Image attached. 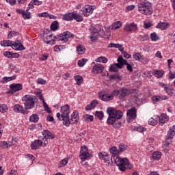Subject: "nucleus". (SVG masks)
<instances>
[{"instance_id": "1a4fd4ad", "label": "nucleus", "mask_w": 175, "mask_h": 175, "mask_svg": "<svg viewBox=\"0 0 175 175\" xmlns=\"http://www.w3.org/2000/svg\"><path fill=\"white\" fill-rule=\"evenodd\" d=\"M103 70H105L103 64H96L92 68V73H94V75L101 73V76H106V73L103 72Z\"/></svg>"}, {"instance_id": "39448f33", "label": "nucleus", "mask_w": 175, "mask_h": 175, "mask_svg": "<svg viewBox=\"0 0 175 175\" xmlns=\"http://www.w3.org/2000/svg\"><path fill=\"white\" fill-rule=\"evenodd\" d=\"M1 46L4 47H12L13 50L21 51L25 50L24 45L20 43V41L3 40L1 42Z\"/></svg>"}, {"instance_id": "b1692460", "label": "nucleus", "mask_w": 175, "mask_h": 175, "mask_svg": "<svg viewBox=\"0 0 175 175\" xmlns=\"http://www.w3.org/2000/svg\"><path fill=\"white\" fill-rule=\"evenodd\" d=\"M167 99V96L161 95V96H154L152 97V100L154 103H157V102H161V100H166Z\"/></svg>"}, {"instance_id": "6e6552de", "label": "nucleus", "mask_w": 175, "mask_h": 175, "mask_svg": "<svg viewBox=\"0 0 175 175\" xmlns=\"http://www.w3.org/2000/svg\"><path fill=\"white\" fill-rule=\"evenodd\" d=\"M94 6L86 5L79 11V14L84 16V17H88L94 13Z\"/></svg>"}, {"instance_id": "ea45409f", "label": "nucleus", "mask_w": 175, "mask_h": 175, "mask_svg": "<svg viewBox=\"0 0 175 175\" xmlns=\"http://www.w3.org/2000/svg\"><path fill=\"white\" fill-rule=\"evenodd\" d=\"M161 157H162V153L161 152L157 151L152 153V158L156 161H159Z\"/></svg>"}, {"instance_id": "e433bc0d", "label": "nucleus", "mask_w": 175, "mask_h": 175, "mask_svg": "<svg viewBox=\"0 0 175 175\" xmlns=\"http://www.w3.org/2000/svg\"><path fill=\"white\" fill-rule=\"evenodd\" d=\"M109 152L114 156H117L120 154V150L116 146H112L109 148Z\"/></svg>"}, {"instance_id": "f3484780", "label": "nucleus", "mask_w": 175, "mask_h": 175, "mask_svg": "<svg viewBox=\"0 0 175 175\" xmlns=\"http://www.w3.org/2000/svg\"><path fill=\"white\" fill-rule=\"evenodd\" d=\"M42 38L44 43H46V44H54L55 42V38H53V34L47 35L44 33Z\"/></svg>"}, {"instance_id": "79ce46f5", "label": "nucleus", "mask_w": 175, "mask_h": 175, "mask_svg": "<svg viewBox=\"0 0 175 175\" xmlns=\"http://www.w3.org/2000/svg\"><path fill=\"white\" fill-rule=\"evenodd\" d=\"M68 162H69V158L63 159L59 163V167H65V165H68Z\"/></svg>"}, {"instance_id": "5701e85b", "label": "nucleus", "mask_w": 175, "mask_h": 175, "mask_svg": "<svg viewBox=\"0 0 175 175\" xmlns=\"http://www.w3.org/2000/svg\"><path fill=\"white\" fill-rule=\"evenodd\" d=\"M152 75L155 76L157 79H161V77H163L165 75V71L163 70H153L152 72Z\"/></svg>"}, {"instance_id": "774afa93", "label": "nucleus", "mask_w": 175, "mask_h": 175, "mask_svg": "<svg viewBox=\"0 0 175 175\" xmlns=\"http://www.w3.org/2000/svg\"><path fill=\"white\" fill-rule=\"evenodd\" d=\"M7 175H18L17 170H12L10 172H8Z\"/></svg>"}, {"instance_id": "37998d69", "label": "nucleus", "mask_w": 175, "mask_h": 175, "mask_svg": "<svg viewBox=\"0 0 175 175\" xmlns=\"http://www.w3.org/2000/svg\"><path fill=\"white\" fill-rule=\"evenodd\" d=\"M96 62H102L103 64H107V58L106 57L100 56L95 59Z\"/></svg>"}, {"instance_id": "338daca9", "label": "nucleus", "mask_w": 175, "mask_h": 175, "mask_svg": "<svg viewBox=\"0 0 175 175\" xmlns=\"http://www.w3.org/2000/svg\"><path fill=\"white\" fill-rule=\"evenodd\" d=\"M12 52L5 51L3 53V55H4V57H6L7 58H12Z\"/></svg>"}, {"instance_id": "3c124183", "label": "nucleus", "mask_w": 175, "mask_h": 175, "mask_svg": "<svg viewBox=\"0 0 175 175\" xmlns=\"http://www.w3.org/2000/svg\"><path fill=\"white\" fill-rule=\"evenodd\" d=\"M133 58H134L135 59V61H140V59H142V58H143V56L142 55V54L140 53H136L133 54Z\"/></svg>"}, {"instance_id": "393cba45", "label": "nucleus", "mask_w": 175, "mask_h": 175, "mask_svg": "<svg viewBox=\"0 0 175 175\" xmlns=\"http://www.w3.org/2000/svg\"><path fill=\"white\" fill-rule=\"evenodd\" d=\"M159 121V116H154L153 117L149 119L148 124L152 125V126H155V125L158 124Z\"/></svg>"}, {"instance_id": "603ef678", "label": "nucleus", "mask_w": 175, "mask_h": 175, "mask_svg": "<svg viewBox=\"0 0 175 175\" xmlns=\"http://www.w3.org/2000/svg\"><path fill=\"white\" fill-rule=\"evenodd\" d=\"M110 79H111V80H116V79H117V80L121 81V80H122V76H121V75H118V74H115L114 75H111V76H110Z\"/></svg>"}, {"instance_id": "2eb2a0df", "label": "nucleus", "mask_w": 175, "mask_h": 175, "mask_svg": "<svg viewBox=\"0 0 175 175\" xmlns=\"http://www.w3.org/2000/svg\"><path fill=\"white\" fill-rule=\"evenodd\" d=\"M137 109L135 107L127 111V122H132L136 118Z\"/></svg>"}, {"instance_id": "c9c22d12", "label": "nucleus", "mask_w": 175, "mask_h": 175, "mask_svg": "<svg viewBox=\"0 0 175 175\" xmlns=\"http://www.w3.org/2000/svg\"><path fill=\"white\" fill-rule=\"evenodd\" d=\"M168 27L169 25L167 23L160 22L157 24L156 28H159V29L163 31V29H166Z\"/></svg>"}, {"instance_id": "2f4dec72", "label": "nucleus", "mask_w": 175, "mask_h": 175, "mask_svg": "<svg viewBox=\"0 0 175 175\" xmlns=\"http://www.w3.org/2000/svg\"><path fill=\"white\" fill-rule=\"evenodd\" d=\"M122 27V23H121L120 21H117L115 22L114 23H113L110 27V29L113 30H116V29H120V27Z\"/></svg>"}, {"instance_id": "a211bd4d", "label": "nucleus", "mask_w": 175, "mask_h": 175, "mask_svg": "<svg viewBox=\"0 0 175 175\" xmlns=\"http://www.w3.org/2000/svg\"><path fill=\"white\" fill-rule=\"evenodd\" d=\"M124 29L126 32H135L137 29V25L135 23H127L125 25Z\"/></svg>"}, {"instance_id": "bf43d9fd", "label": "nucleus", "mask_w": 175, "mask_h": 175, "mask_svg": "<svg viewBox=\"0 0 175 175\" xmlns=\"http://www.w3.org/2000/svg\"><path fill=\"white\" fill-rule=\"evenodd\" d=\"M95 116L98 117L100 120H103V111H96Z\"/></svg>"}, {"instance_id": "bb28decb", "label": "nucleus", "mask_w": 175, "mask_h": 175, "mask_svg": "<svg viewBox=\"0 0 175 175\" xmlns=\"http://www.w3.org/2000/svg\"><path fill=\"white\" fill-rule=\"evenodd\" d=\"M99 103L98 100H94L89 105L85 107V110H92V109H95L96 105Z\"/></svg>"}, {"instance_id": "aec40b11", "label": "nucleus", "mask_w": 175, "mask_h": 175, "mask_svg": "<svg viewBox=\"0 0 175 175\" xmlns=\"http://www.w3.org/2000/svg\"><path fill=\"white\" fill-rule=\"evenodd\" d=\"M42 135L44 137L42 138V140L44 142H47L49 139H54V135H53L49 130L43 131Z\"/></svg>"}, {"instance_id": "6ab92c4d", "label": "nucleus", "mask_w": 175, "mask_h": 175, "mask_svg": "<svg viewBox=\"0 0 175 175\" xmlns=\"http://www.w3.org/2000/svg\"><path fill=\"white\" fill-rule=\"evenodd\" d=\"M118 62H119V64H122V66L123 65H126L127 70H129L130 72H133V68H132V66L129 64L126 59H124L122 56H120L118 58Z\"/></svg>"}, {"instance_id": "052dcab7", "label": "nucleus", "mask_w": 175, "mask_h": 175, "mask_svg": "<svg viewBox=\"0 0 175 175\" xmlns=\"http://www.w3.org/2000/svg\"><path fill=\"white\" fill-rule=\"evenodd\" d=\"M152 27V23L151 22H145L144 23V28L148 29V28H151Z\"/></svg>"}, {"instance_id": "de8ad7c7", "label": "nucleus", "mask_w": 175, "mask_h": 175, "mask_svg": "<svg viewBox=\"0 0 175 175\" xmlns=\"http://www.w3.org/2000/svg\"><path fill=\"white\" fill-rule=\"evenodd\" d=\"M133 129H134V131H137V132H140V133L146 132V131H147L146 128H144L142 126H134Z\"/></svg>"}, {"instance_id": "412c9836", "label": "nucleus", "mask_w": 175, "mask_h": 175, "mask_svg": "<svg viewBox=\"0 0 175 175\" xmlns=\"http://www.w3.org/2000/svg\"><path fill=\"white\" fill-rule=\"evenodd\" d=\"M14 111L16 113H21L22 114H25L27 113V109L18 104L14 106Z\"/></svg>"}, {"instance_id": "72a5a7b5", "label": "nucleus", "mask_w": 175, "mask_h": 175, "mask_svg": "<svg viewBox=\"0 0 175 175\" xmlns=\"http://www.w3.org/2000/svg\"><path fill=\"white\" fill-rule=\"evenodd\" d=\"M73 20H75V21L80 23L84 20V18H83V16L80 15L81 14L73 12Z\"/></svg>"}, {"instance_id": "f8f14e48", "label": "nucleus", "mask_w": 175, "mask_h": 175, "mask_svg": "<svg viewBox=\"0 0 175 175\" xmlns=\"http://www.w3.org/2000/svg\"><path fill=\"white\" fill-rule=\"evenodd\" d=\"M10 88L7 94H16L18 91L23 90V85L20 83H12L10 85Z\"/></svg>"}, {"instance_id": "20e7f679", "label": "nucleus", "mask_w": 175, "mask_h": 175, "mask_svg": "<svg viewBox=\"0 0 175 175\" xmlns=\"http://www.w3.org/2000/svg\"><path fill=\"white\" fill-rule=\"evenodd\" d=\"M23 102H24V106L25 110H31V109H33L35 107V103L38 102V99L35 96L32 95H25L22 98Z\"/></svg>"}, {"instance_id": "5fc2aeb1", "label": "nucleus", "mask_w": 175, "mask_h": 175, "mask_svg": "<svg viewBox=\"0 0 175 175\" xmlns=\"http://www.w3.org/2000/svg\"><path fill=\"white\" fill-rule=\"evenodd\" d=\"M126 148H128V146H126L125 144H120L119 145V153L123 152V151H125V150H126Z\"/></svg>"}, {"instance_id": "680f3d73", "label": "nucleus", "mask_w": 175, "mask_h": 175, "mask_svg": "<svg viewBox=\"0 0 175 175\" xmlns=\"http://www.w3.org/2000/svg\"><path fill=\"white\" fill-rule=\"evenodd\" d=\"M49 13L47 12H42L38 14V17H44L45 18H49Z\"/></svg>"}, {"instance_id": "423d86ee", "label": "nucleus", "mask_w": 175, "mask_h": 175, "mask_svg": "<svg viewBox=\"0 0 175 175\" xmlns=\"http://www.w3.org/2000/svg\"><path fill=\"white\" fill-rule=\"evenodd\" d=\"M115 163L119 167L120 170L122 172H125L126 169L131 170L132 167H133L126 158L122 159L120 157H116L115 159Z\"/></svg>"}, {"instance_id": "7c9ffc66", "label": "nucleus", "mask_w": 175, "mask_h": 175, "mask_svg": "<svg viewBox=\"0 0 175 175\" xmlns=\"http://www.w3.org/2000/svg\"><path fill=\"white\" fill-rule=\"evenodd\" d=\"M13 80H16V76L12 77H4L2 78L1 81H0V83L1 84H5V83H9V81H12Z\"/></svg>"}, {"instance_id": "4468645a", "label": "nucleus", "mask_w": 175, "mask_h": 175, "mask_svg": "<svg viewBox=\"0 0 175 175\" xmlns=\"http://www.w3.org/2000/svg\"><path fill=\"white\" fill-rule=\"evenodd\" d=\"M90 31L92 33L90 35V39L94 42V40H96V39H98V33L100 32V27L92 26L90 27Z\"/></svg>"}, {"instance_id": "09e8293b", "label": "nucleus", "mask_w": 175, "mask_h": 175, "mask_svg": "<svg viewBox=\"0 0 175 175\" xmlns=\"http://www.w3.org/2000/svg\"><path fill=\"white\" fill-rule=\"evenodd\" d=\"M51 31H57L58 29V21H55L51 25Z\"/></svg>"}, {"instance_id": "dca6fc26", "label": "nucleus", "mask_w": 175, "mask_h": 175, "mask_svg": "<svg viewBox=\"0 0 175 175\" xmlns=\"http://www.w3.org/2000/svg\"><path fill=\"white\" fill-rule=\"evenodd\" d=\"M16 13H18V14H21L22 17H23V18L25 20H29V18H31V12L24 10L23 9H18L17 8L16 10Z\"/></svg>"}, {"instance_id": "f704fd0d", "label": "nucleus", "mask_w": 175, "mask_h": 175, "mask_svg": "<svg viewBox=\"0 0 175 175\" xmlns=\"http://www.w3.org/2000/svg\"><path fill=\"white\" fill-rule=\"evenodd\" d=\"M114 47L115 49H118L119 51H124V48H122V45L120 44L111 43L108 45L109 49H111Z\"/></svg>"}, {"instance_id": "4d7b16f0", "label": "nucleus", "mask_w": 175, "mask_h": 175, "mask_svg": "<svg viewBox=\"0 0 175 175\" xmlns=\"http://www.w3.org/2000/svg\"><path fill=\"white\" fill-rule=\"evenodd\" d=\"M105 163H107V165H110V163H113V161L111 160V158L109 157V154L107 155V158H104L103 160Z\"/></svg>"}, {"instance_id": "6e6d98bb", "label": "nucleus", "mask_w": 175, "mask_h": 175, "mask_svg": "<svg viewBox=\"0 0 175 175\" xmlns=\"http://www.w3.org/2000/svg\"><path fill=\"white\" fill-rule=\"evenodd\" d=\"M8 111V106L0 104V113H6Z\"/></svg>"}, {"instance_id": "c85d7f7f", "label": "nucleus", "mask_w": 175, "mask_h": 175, "mask_svg": "<svg viewBox=\"0 0 175 175\" xmlns=\"http://www.w3.org/2000/svg\"><path fill=\"white\" fill-rule=\"evenodd\" d=\"M73 12L67 13L62 15V20L64 21H72L73 20Z\"/></svg>"}, {"instance_id": "49530a36", "label": "nucleus", "mask_w": 175, "mask_h": 175, "mask_svg": "<svg viewBox=\"0 0 175 175\" xmlns=\"http://www.w3.org/2000/svg\"><path fill=\"white\" fill-rule=\"evenodd\" d=\"M88 62V59L83 58L80 60H78L77 64L80 68H83V66H84V65H85V64H87Z\"/></svg>"}, {"instance_id": "0eeeda50", "label": "nucleus", "mask_w": 175, "mask_h": 175, "mask_svg": "<svg viewBox=\"0 0 175 175\" xmlns=\"http://www.w3.org/2000/svg\"><path fill=\"white\" fill-rule=\"evenodd\" d=\"M132 93H133V90L125 88H122L119 90H114L113 91V95H115V96H119V98L121 100L126 98V96H129V95Z\"/></svg>"}, {"instance_id": "f257e3e1", "label": "nucleus", "mask_w": 175, "mask_h": 175, "mask_svg": "<svg viewBox=\"0 0 175 175\" xmlns=\"http://www.w3.org/2000/svg\"><path fill=\"white\" fill-rule=\"evenodd\" d=\"M107 113L109 115L107 122L109 125H114L118 120L122 118V111L117 110L112 107L107 109Z\"/></svg>"}, {"instance_id": "c03bdc74", "label": "nucleus", "mask_w": 175, "mask_h": 175, "mask_svg": "<svg viewBox=\"0 0 175 175\" xmlns=\"http://www.w3.org/2000/svg\"><path fill=\"white\" fill-rule=\"evenodd\" d=\"M29 120L31 122L36 123V122H38V121H39V116H38L36 114H32L29 117Z\"/></svg>"}, {"instance_id": "58836bf2", "label": "nucleus", "mask_w": 175, "mask_h": 175, "mask_svg": "<svg viewBox=\"0 0 175 175\" xmlns=\"http://www.w3.org/2000/svg\"><path fill=\"white\" fill-rule=\"evenodd\" d=\"M150 39L152 42H158V40H159V36H158L157 33L154 31L150 33Z\"/></svg>"}, {"instance_id": "9b49d317", "label": "nucleus", "mask_w": 175, "mask_h": 175, "mask_svg": "<svg viewBox=\"0 0 175 175\" xmlns=\"http://www.w3.org/2000/svg\"><path fill=\"white\" fill-rule=\"evenodd\" d=\"M43 144L47 146L49 142L42 139H36L31 144V150H38L39 147H42Z\"/></svg>"}, {"instance_id": "ddd939ff", "label": "nucleus", "mask_w": 175, "mask_h": 175, "mask_svg": "<svg viewBox=\"0 0 175 175\" xmlns=\"http://www.w3.org/2000/svg\"><path fill=\"white\" fill-rule=\"evenodd\" d=\"M98 96L101 100H103L104 102H109L110 100H113L114 98V96H116V94H113V92L111 94H105L102 92L98 93Z\"/></svg>"}, {"instance_id": "c756f323", "label": "nucleus", "mask_w": 175, "mask_h": 175, "mask_svg": "<svg viewBox=\"0 0 175 175\" xmlns=\"http://www.w3.org/2000/svg\"><path fill=\"white\" fill-rule=\"evenodd\" d=\"M169 121V117L166 113H162L161 116H159V122H161V124H165V122H167Z\"/></svg>"}, {"instance_id": "9d476101", "label": "nucleus", "mask_w": 175, "mask_h": 175, "mask_svg": "<svg viewBox=\"0 0 175 175\" xmlns=\"http://www.w3.org/2000/svg\"><path fill=\"white\" fill-rule=\"evenodd\" d=\"M91 157V154L88 152V148L86 146L81 147L79 158L81 161H85Z\"/></svg>"}, {"instance_id": "4c0bfd02", "label": "nucleus", "mask_w": 175, "mask_h": 175, "mask_svg": "<svg viewBox=\"0 0 175 175\" xmlns=\"http://www.w3.org/2000/svg\"><path fill=\"white\" fill-rule=\"evenodd\" d=\"M83 120L85 122H92V121H94V116L92 115L85 114L83 115Z\"/></svg>"}, {"instance_id": "e2e57ef3", "label": "nucleus", "mask_w": 175, "mask_h": 175, "mask_svg": "<svg viewBox=\"0 0 175 175\" xmlns=\"http://www.w3.org/2000/svg\"><path fill=\"white\" fill-rule=\"evenodd\" d=\"M159 86L161 87V88H163L165 91H167V89L169 88V87L167 86V85L162 83V82H160L159 83Z\"/></svg>"}, {"instance_id": "f03ea898", "label": "nucleus", "mask_w": 175, "mask_h": 175, "mask_svg": "<svg viewBox=\"0 0 175 175\" xmlns=\"http://www.w3.org/2000/svg\"><path fill=\"white\" fill-rule=\"evenodd\" d=\"M70 106L66 105L61 107V113H57L56 117L59 121H63V124L65 126L70 125V120L69 119V114H70Z\"/></svg>"}, {"instance_id": "69168bd1", "label": "nucleus", "mask_w": 175, "mask_h": 175, "mask_svg": "<svg viewBox=\"0 0 175 175\" xmlns=\"http://www.w3.org/2000/svg\"><path fill=\"white\" fill-rule=\"evenodd\" d=\"M37 83H38V84H41L42 85H44V84H46V80H44V79H42V78H38V79H37Z\"/></svg>"}, {"instance_id": "864d4df0", "label": "nucleus", "mask_w": 175, "mask_h": 175, "mask_svg": "<svg viewBox=\"0 0 175 175\" xmlns=\"http://www.w3.org/2000/svg\"><path fill=\"white\" fill-rule=\"evenodd\" d=\"M63 33L64 34V37L66 38V39H67V40H68L69 38H75V35H73V33H70V31H66Z\"/></svg>"}, {"instance_id": "4be33fe9", "label": "nucleus", "mask_w": 175, "mask_h": 175, "mask_svg": "<svg viewBox=\"0 0 175 175\" xmlns=\"http://www.w3.org/2000/svg\"><path fill=\"white\" fill-rule=\"evenodd\" d=\"M122 68V63H116V64H111L110 68H109V70L111 72H118V69H121Z\"/></svg>"}, {"instance_id": "a19ab883", "label": "nucleus", "mask_w": 175, "mask_h": 175, "mask_svg": "<svg viewBox=\"0 0 175 175\" xmlns=\"http://www.w3.org/2000/svg\"><path fill=\"white\" fill-rule=\"evenodd\" d=\"M77 51L78 54L81 55L85 53V48L83 45H79L77 47Z\"/></svg>"}, {"instance_id": "473e14b6", "label": "nucleus", "mask_w": 175, "mask_h": 175, "mask_svg": "<svg viewBox=\"0 0 175 175\" xmlns=\"http://www.w3.org/2000/svg\"><path fill=\"white\" fill-rule=\"evenodd\" d=\"M167 136L168 139H173V137H175V125L170 129Z\"/></svg>"}, {"instance_id": "7ed1b4c3", "label": "nucleus", "mask_w": 175, "mask_h": 175, "mask_svg": "<svg viewBox=\"0 0 175 175\" xmlns=\"http://www.w3.org/2000/svg\"><path fill=\"white\" fill-rule=\"evenodd\" d=\"M137 8L138 12L144 16H151L152 14V4L147 0L139 1L137 4Z\"/></svg>"}, {"instance_id": "0e129e2a", "label": "nucleus", "mask_w": 175, "mask_h": 175, "mask_svg": "<svg viewBox=\"0 0 175 175\" xmlns=\"http://www.w3.org/2000/svg\"><path fill=\"white\" fill-rule=\"evenodd\" d=\"M0 147H1L2 148H9L8 146V142H0Z\"/></svg>"}, {"instance_id": "cd10ccee", "label": "nucleus", "mask_w": 175, "mask_h": 175, "mask_svg": "<svg viewBox=\"0 0 175 175\" xmlns=\"http://www.w3.org/2000/svg\"><path fill=\"white\" fill-rule=\"evenodd\" d=\"M55 40H57V42L62 41L63 43H65V42H68V39L65 37V35L63 33L53 36Z\"/></svg>"}, {"instance_id": "a18cd8bd", "label": "nucleus", "mask_w": 175, "mask_h": 175, "mask_svg": "<svg viewBox=\"0 0 175 175\" xmlns=\"http://www.w3.org/2000/svg\"><path fill=\"white\" fill-rule=\"evenodd\" d=\"M74 79L75 80L77 85H80L81 83H83V77L80 75H76L74 77Z\"/></svg>"}, {"instance_id": "8fccbe9b", "label": "nucleus", "mask_w": 175, "mask_h": 175, "mask_svg": "<svg viewBox=\"0 0 175 175\" xmlns=\"http://www.w3.org/2000/svg\"><path fill=\"white\" fill-rule=\"evenodd\" d=\"M64 49H65V46L56 45L54 46L53 50H54V51H56V53H59V52H61L62 50H64Z\"/></svg>"}, {"instance_id": "13d9d810", "label": "nucleus", "mask_w": 175, "mask_h": 175, "mask_svg": "<svg viewBox=\"0 0 175 175\" xmlns=\"http://www.w3.org/2000/svg\"><path fill=\"white\" fill-rule=\"evenodd\" d=\"M107 153L105 152H101L98 153V157L100 159L103 160V159L107 158Z\"/></svg>"}, {"instance_id": "a878e982", "label": "nucleus", "mask_w": 175, "mask_h": 175, "mask_svg": "<svg viewBox=\"0 0 175 175\" xmlns=\"http://www.w3.org/2000/svg\"><path fill=\"white\" fill-rule=\"evenodd\" d=\"M79 112L75 111L72 114H71V120L70 122L71 124H77V121H79Z\"/></svg>"}]
</instances>
